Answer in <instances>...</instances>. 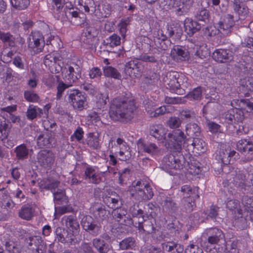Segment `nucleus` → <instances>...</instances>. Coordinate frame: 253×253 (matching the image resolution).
<instances>
[{
  "mask_svg": "<svg viewBox=\"0 0 253 253\" xmlns=\"http://www.w3.org/2000/svg\"><path fill=\"white\" fill-rule=\"evenodd\" d=\"M136 107L134 100L125 96L114 98L111 104L109 115L115 121L125 122L133 117Z\"/></svg>",
  "mask_w": 253,
  "mask_h": 253,
  "instance_id": "nucleus-1",
  "label": "nucleus"
},
{
  "mask_svg": "<svg viewBox=\"0 0 253 253\" xmlns=\"http://www.w3.org/2000/svg\"><path fill=\"white\" fill-rule=\"evenodd\" d=\"M171 153L165 156L161 163V167L164 170L169 172L172 169H181L187 165L186 159L182 152H176L170 149Z\"/></svg>",
  "mask_w": 253,
  "mask_h": 253,
  "instance_id": "nucleus-2",
  "label": "nucleus"
},
{
  "mask_svg": "<svg viewBox=\"0 0 253 253\" xmlns=\"http://www.w3.org/2000/svg\"><path fill=\"white\" fill-rule=\"evenodd\" d=\"M234 24L233 16L228 14L217 24V30L215 27L210 26L206 28V30L208 31V36L210 37L216 35L217 31L223 35H228L231 33Z\"/></svg>",
  "mask_w": 253,
  "mask_h": 253,
  "instance_id": "nucleus-3",
  "label": "nucleus"
},
{
  "mask_svg": "<svg viewBox=\"0 0 253 253\" xmlns=\"http://www.w3.org/2000/svg\"><path fill=\"white\" fill-rule=\"evenodd\" d=\"M82 68L75 63L67 64L62 71V77L66 83L73 84L81 78Z\"/></svg>",
  "mask_w": 253,
  "mask_h": 253,
  "instance_id": "nucleus-4",
  "label": "nucleus"
},
{
  "mask_svg": "<svg viewBox=\"0 0 253 253\" xmlns=\"http://www.w3.org/2000/svg\"><path fill=\"white\" fill-rule=\"evenodd\" d=\"M167 138L169 141V145L170 149L176 152H181L182 145L185 143L186 139L184 132L180 129H176L172 133H169Z\"/></svg>",
  "mask_w": 253,
  "mask_h": 253,
  "instance_id": "nucleus-5",
  "label": "nucleus"
},
{
  "mask_svg": "<svg viewBox=\"0 0 253 253\" xmlns=\"http://www.w3.org/2000/svg\"><path fill=\"white\" fill-rule=\"evenodd\" d=\"M169 82L167 84V88L177 94L182 95L185 93L183 84H181L182 77H180L178 73L170 72L167 75Z\"/></svg>",
  "mask_w": 253,
  "mask_h": 253,
  "instance_id": "nucleus-6",
  "label": "nucleus"
},
{
  "mask_svg": "<svg viewBox=\"0 0 253 253\" xmlns=\"http://www.w3.org/2000/svg\"><path fill=\"white\" fill-rule=\"evenodd\" d=\"M68 99L69 102L75 109L82 110L86 102L85 94L77 89L68 90Z\"/></svg>",
  "mask_w": 253,
  "mask_h": 253,
  "instance_id": "nucleus-7",
  "label": "nucleus"
},
{
  "mask_svg": "<svg viewBox=\"0 0 253 253\" xmlns=\"http://www.w3.org/2000/svg\"><path fill=\"white\" fill-rule=\"evenodd\" d=\"M238 50V47H235L234 48L230 47V49H217L212 53V57L217 62L229 63L233 60V53L237 51Z\"/></svg>",
  "mask_w": 253,
  "mask_h": 253,
  "instance_id": "nucleus-8",
  "label": "nucleus"
},
{
  "mask_svg": "<svg viewBox=\"0 0 253 253\" xmlns=\"http://www.w3.org/2000/svg\"><path fill=\"white\" fill-rule=\"evenodd\" d=\"M45 42L42 34L39 31L32 32L28 38V47L35 53L42 51Z\"/></svg>",
  "mask_w": 253,
  "mask_h": 253,
  "instance_id": "nucleus-9",
  "label": "nucleus"
},
{
  "mask_svg": "<svg viewBox=\"0 0 253 253\" xmlns=\"http://www.w3.org/2000/svg\"><path fill=\"white\" fill-rule=\"evenodd\" d=\"M54 233L55 235V240L59 242L66 244L69 246L75 245L77 243V240L74 233L69 232L68 230L64 228L57 227Z\"/></svg>",
  "mask_w": 253,
  "mask_h": 253,
  "instance_id": "nucleus-10",
  "label": "nucleus"
},
{
  "mask_svg": "<svg viewBox=\"0 0 253 253\" xmlns=\"http://www.w3.org/2000/svg\"><path fill=\"white\" fill-rule=\"evenodd\" d=\"M107 171H99L97 167L87 166L84 170V178L90 183L98 184L102 181L103 177Z\"/></svg>",
  "mask_w": 253,
  "mask_h": 253,
  "instance_id": "nucleus-11",
  "label": "nucleus"
},
{
  "mask_svg": "<svg viewBox=\"0 0 253 253\" xmlns=\"http://www.w3.org/2000/svg\"><path fill=\"white\" fill-rule=\"evenodd\" d=\"M81 224L83 229L93 236H97L100 233L101 225L90 216L84 217Z\"/></svg>",
  "mask_w": 253,
  "mask_h": 253,
  "instance_id": "nucleus-12",
  "label": "nucleus"
},
{
  "mask_svg": "<svg viewBox=\"0 0 253 253\" xmlns=\"http://www.w3.org/2000/svg\"><path fill=\"white\" fill-rule=\"evenodd\" d=\"M193 3L194 0H170L169 5L175 9L177 15L181 16L188 12Z\"/></svg>",
  "mask_w": 253,
  "mask_h": 253,
  "instance_id": "nucleus-13",
  "label": "nucleus"
},
{
  "mask_svg": "<svg viewBox=\"0 0 253 253\" xmlns=\"http://www.w3.org/2000/svg\"><path fill=\"white\" fill-rule=\"evenodd\" d=\"M37 160L41 166L45 168H50L54 164L55 156L51 151L44 149L38 153Z\"/></svg>",
  "mask_w": 253,
  "mask_h": 253,
  "instance_id": "nucleus-14",
  "label": "nucleus"
},
{
  "mask_svg": "<svg viewBox=\"0 0 253 253\" xmlns=\"http://www.w3.org/2000/svg\"><path fill=\"white\" fill-rule=\"evenodd\" d=\"M204 236H206L208 243L211 245H216L220 241L224 240V233L217 228H207L204 233Z\"/></svg>",
  "mask_w": 253,
  "mask_h": 253,
  "instance_id": "nucleus-15",
  "label": "nucleus"
},
{
  "mask_svg": "<svg viewBox=\"0 0 253 253\" xmlns=\"http://www.w3.org/2000/svg\"><path fill=\"white\" fill-rule=\"evenodd\" d=\"M142 220L138 221V225L136 226L139 232L148 234L155 232L156 220L155 218H145L144 215L141 218Z\"/></svg>",
  "mask_w": 253,
  "mask_h": 253,
  "instance_id": "nucleus-16",
  "label": "nucleus"
},
{
  "mask_svg": "<svg viewBox=\"0 0 253 253\" xmlns=\"http://www.w3.org/2000/svg\"><path fill=\"white\" fill-rule=\"evenodd\" d=\"M137 145L141 150L153 157L161 155L162 151L156 144L148 141H142L139 140Z\"/></svg>",
  "mask_w": 253,
  "mask_h": 253,
  "instance_id": "nucleus-17",
  "label": "nucleus"
},
{
  "mask_svg": "<svg viewBox=\"0 0 253 253\" xmlns=\"http://www.w3.org/2000/svg\"><path fill=\"white\" fill-rule=\"evenodd\" d=\"M103 202L110 209H118L121 206L120 196L113 191H106L102 196Z\"/></svg>",
  "mask_w": 253,
  "mask_h": 253,
  "instance_id": "nucleus-18",
  "label": "nucleus"
},
{
  "mask_svg": "<svg viewBox=\"0 0 253 253\" xmlns=\"http://www.w3.org/2000/svg\"><path fill=\"white\" fill-rule=\"evenodd\" d=\"M238 154L234 150H232L229 146H222L219 152V157L222 163L228 165L232 161L233 163Z\"/></svg>",
  "mask_w": 253,
  "mask_h": 253,
  "instance_id": "nucleus-19",
  "label": "nucleus"
},
{
  "mask_svg": "<svg viewBox=\"0 0 253 253\" xmlns=\"http://www.w3.org/2000/svg\"><path fill=\"white\" fill-rule=\"evenodd\" d=\"M79 4L84 7L85 12L94 14L99 17L100 15V5L98 2H95L93 0H81L79 1Z\"/></svg>",
  "mask_w": 253,
  "mask_h": 253,
  "instance_id": "nucleus-20",
  "label": "nucleus"
},
{
  "mask_svg": "<svg viewBox=\"0 0 253 253\" xmlns=\"http://www.w3.org/2000/svg\"><path fill=\"white\" fill-rule=\"evenodd\" d=\"M54 141L53 133L50 131L42 132L37 137V144L39 148H49L52 146Z\"/></svg>",
  "mask_w": 253,
  "mask_h": 253,
  "instance_id": "nucleus-21",
  "label": "nucleus"
},
{
  "mask_svg": "<svg viewBox=\"0 0 253 253\" xmlns=\"http://www.w3.org/2000/svg\"><path fill=\"white\" fill-rule=\"evenodd\" d=\"M125 69L129 76L136 77L141 75L144 67L142 63L137 60H131L126 63Z\"/></svg>",
  "mask_w": 253,
  "mask_h": 253,
  "instance_id": "nucleus-22",
  "label": "nucleus"
},
{
  "mask_svg": "<svg viewBox=\"0 0 253 253\" xmlns=\"http://www.w3.org/2000/svg\"><path fill=\"white\" fill-rule=\"evenodd\" d=\"M112 214L114 218L121 224L130 226L133 224L132 219L127 215V211L124 209H115Z\"/></svg>",
  "mask_w": 253,
  "mask_h": 253,
  "instance_id": "nucleus-23",
  "label": "nucleus"
},
{
  "mask_svg": "<svg viewBox=\"0 0 253 253\" xmlns=\"http://www.w3.org/2000/svg\"><path fill=\"white\" fill-rule=\"evenodd\" d=\"M171 54L173 59L177 61H188L190 58V52L185 46H174L171 50Z\"/></svg>",
  "mask_w": 253,
  "mask_h": 253,
  "instance_id": "nucleus-24",
  "label": "nucleus"
},
{
  "mask_svg": "<svg viewBox=\"0 0 253 253\" xmlns=\"http://www.w3.org/2000/svg\"><path fill=\"white\" fill-rule=\"evenodd\" d=\"M25 241L29 246L35 245L36 247V251L37 253H44L45 252L46 246L41 236H30L26 238Z\"/></svg>",
  "mask_w": 253,
  "mask_h": 253,
  "instance_id": "nucleus-25",
  "label": "nucleus"
},
{
  "mask_svg": "<svg viewBox=\"0 0 253 253\" xmlns=\"http://www.w3.org/2000/svg\"><path fill=\"white\" fill-rule=\"evenodd\" d=\"M67 18L70 19L71 22L75 25H81L85 20V16L83 13H80L78 10L74 8L67 10L65 12Z\"/></svg>",
  "mask_w": 253,
  "mask_h": 253,
  "instance_id": "nucleus-26",
  "label": "nucleus"
},
{
  "mask_svg": "<svg viewBox=\"0 0 253 253\" xmlns=\"http://www.w3.org/2000/svg\"><path fill=\"white\" fill-rule=\"evenodd\" d=\"M184 30L186 34L190 37L192 36L195 33L200 30L201 24L196 21L189 18H187L184 21Z\"/></svg>",
  "mask_w": 253,
  "mask_h": 253,
  "instance_id": "nucleus-27",
  "label": "nucleus"
},
{
  "mask_svg": "<svg viewBox=\"0 0 253 253\" xmlns=\"http://www.w3.org/2000/svg\"><path fill=\"white\" fill-rule=\"evenodd\" d=\"M149 133L151 136L159 140H165L168 141L166 130L161 125L150 126Z\"/></svg>",
  "mask_w": 253,
  "mask_h": 253,
  "instance_id": "nucleus-28",
  "label": "nucleus"
},
{
  "mask_svg": "<svg viewBox=\"0 0 253 253\" xmlns=\"http://www.w3.org/2000/svg\"><path fill=\"white\" fill-rule=\"evenodd\" d=\"M241 111L237 108L229 110L225 115V122L228 124H233L242 121Z\"/></svg>",
  "mask_w": 253,
  "mask_h": 253,
  "instance_id": "nucleus-29",
  "label": "nucleus"
},
{
  "mask_svg": "<svg viewBox=\"0 0 253 253\" xmlns=\"http://www.w3.org/2000/svg\"><path fill=\"white\" fill-rule=\"evenodd\" d=\"M35 210L29 204L24 205L18 211L19 217L25 220H30L34 216Z\"/></svg>",
  "mask_w": 253,
  "mask_h": 253,
  "instance_id": "nucleus-30",
  "label": "nucleus"
},
{
  "mask_svg": "<svg viewBox=\"0 0 253 253\" xmlns=\"http://www.w3.org/2000/svg\"><path fill=\"white\" fill-rule=\"evenodd\" d=\"M2 244L5 246L6 250L9 253H20L21 248L20 246L9 239V236L6 234L1 239Z\"/></svg>",
  "mask_w": 253,
  "mask_h": 253,
  "instance_id": "nucleus-31",
  "label": "nucleus"
},
{
  "mask_svg": "<svg viewBox=\"0 0 253 253\" xmlns=\"http://www.w3.org/2000/svg\"><path fill=\"white\" fill-rule=\"evenodd\" d=\"M233 8L235 12L237 14L240 18H245L249 13L248 7L240 0H234Z\"/></svg>",
  "mask_w": 253,
  "mask_h": 253,
  "instance_id": "nucleus-32",
  "label": "nucleus"
},
{
  "mask_svg": "<svg viewBox=\"0 0 253 253\" xmlns=\"http://www.w3.org/2000/svg\"><path fill=\"white\" fill-rule=\"evenodd\" d=\"M0 40L4 45L9 48L16 46L15 37L9 32L0 31Z\"/></svg>",
  "mask_w": 253,
  "mask_h": 253,
  "instance_id": "nucleus-33",
  "label": "nucleus"
},
{
  "mask_svg": "<svg viewBox=\"0 0 253 253\" xmlns=\"http://www.w3.org/2000/svg\"><path fill=\"white\" fill-rule=\"evenodd\" d=\"M92 246L99 253H108L111 250V245L101 240V238H94L92 241Z\"/></svg>",
  "mask_w": 253,
  "mask_h": 253,
  "instance_id": "nucleus-34",
  "label": "nucleus"
},
{
  "mask_svg": "<svg viewBox=\"0 0 253 253\" xmlns=\"http://www.w3.org/2000/svg\"><path fill=\"white\" fill-rule=\"evenodd\" d=\"M62 221L65 223V226L70 229L73 233L77 232L80 228L77 217L73 215L63 216Z\"/></svg>",
  "mask_w": 253,
  "mask_h": 253,
  "instance_id": "nucleus-35",
  "label": "nucleus"
},
{
  "mask_svg": "<svg viewBox=\"0 0 253 253\" xmlns=\"http://www.w3.org/2000/svg\"><path fill=\"white\" fill-rule=\"evenodd\" d=\"M237 148L238 150L241 153L253 154V143L247 139L239 140L237 144Z\"/></svg>",
  "mask_w": 253,
  "mask_h": 253,
  "instance_id": "nucleus-36",
  "label": "nucleus"
},
{
  "mask_svg": "<svg viewBox=\"0 0 253 253\" xmlns=\"http://www.w3.org/2000/svg\"><path fill=\"white\" fill-rule=\"evenodd\" d=\"M60 184L58 180L47 179L43 180L40 182V187L41 189L45 190H50L52 193L55 192V190L57 188Z\"/></svg>",
  "mask_w": 253,
  "mask_h": 253,
  "instance_id": "nucleus-37",
  "label": "nucleus"
},
{
  "mask_svg": "<svg viewBox=\"0 0 253 253\" xmlns=\"http://www.w3.org/2000/svg\"><path fill=\"white\" fill-rule=\"evenodd\" d=\"M162 248L164 251L169 253H181L183 251V248L180 244L173 242L163 244Z\"/></svg>",
  "mask_w": 253,
  "mask_h": 253,
  "instance_id": "nucleus-38",
  "label": "nucleus"
},
{
  "mask_svg": "<svg viewBox=\"0 0 253 253\" xmlns=\"http://www.w3.org/2000/svg\"><path fill=\"white\" fill-rule=\"evenodd\" d=\"M163 197L164 200L161 202V205L163 207V209L174 212L177 211L178 207L172 198L165 196H163Z\"/></svg>",
  "mask_w": 253,
  "mask_h": 253,
  "instance_id": "nucleus-39",
  "label": "nucleus"
},
{
  "mask_svg": "<svg viewBox=\"0 0 253 253\" xmlns=\"http://www.w3.org/2000/svg\"><path fill=\"white\" fill-rule=\"evenodd\" d=\"M14 153L18 161H23L28 158L29 150L25 144H22L15 148Z\"/></svg>",
  "mask_w": 253,
  "mask_h": 253,
  "instance_id": "nucleus-40",
  "label": "nucleus"
},
{
  "mask_svg": "<svg viewBox=\"0 0 253 253\" xmlns=\"http://www.w3.org/2000/svg\"><path fill=\"white\" fill-rule=\"evenodd\" d=\"M90 210L94 216L96 218L104 219L107 217V211L102 205L95 204L91 207Z\"/></svg>",
  "mask_w": 253,
  "mask_h": 253,
  "instance_id": "nucleus-41",
  "label": "nucleus"
},
{
  "mask_svg": "<svg viewBox=\"0 0 253 253\" xmlns=\"http://www.w3.org/2000/svg\"><path fill=\"white\" fill-rule=\"evenodd\" d=\"M178 116L182 122H189L195 120L196 114L193 110L185 109L179 111Z\"/></svg>",
  "mask_w": 253,
  "mask_h": 253,
  "instance_id": "nucleus-42",
  "label": "nucleus"
},
{
  "mask_svg": "<svg viewBox=\"0 0 253 253\" xmlns=\"http://www.w3.org/2000/svg\"><path fill=\"white\" fill-rule=\"evenodd\" d=\"M237 214L234 217L233 224L237 229L244 230L247 227V219L243 216L241 211L237 213Z\"/></svg>",
  "mask_w": 253,
  "mask_h": 253,
  "instance_id": "nucleus-43",
  "label": "nucleus"
},
{
  "mask_svg": "<svg viewBox=\"0 0 253 253\" xmlns=\"http://www.w3.org/2000/svg\"><path fill=\"white\" fill-rule=\"evenodd\" d=\"M43 113L42 110L37 106L30 105L27 110L26 116L28 120H33Z\"/></svg>",
  "mask_w": 253,
  "mask_h": 253,
  "instance_id": "nucleus-44",
  "label": "nucleus"
},
{
  "mask_svg": "<svg viewBox=\"0 0 253 253\" xmlns=\"http://www.w3.org/2000/svg\"><path fill=\"white\" fill-rule=\"evenodd\" d=\"M64 5H65V11L71 8H74L71 2L66 1V0H52V6L54 10L59 12Z\"/></svg>",
  "mask_w": 253,
  "mask_h": 253,
  "instance_id": "nucleus-45",
  "label": "nucleus"
},
{
  "mask_svg": "<svg viewBox=\"0 0 253 253\" xmlns=\"http://www.w3.org/2000/svg\"><path fill=\"white\" fill-rule=\"evenodd\" d=\"M135 245V240L132 237L126 238L119 243L120 249L121 250H132Z\"/></svg>",
  "mask_w": 253,
  "mask_h": 253,
  "instance_id": "nucleus-46",
  "label": "nucleus"
},
{
  "mask_svg": "<svg viewBox=\"0 0 253 253\" xmlns=\"http://www.w3.org/2000/svg\"><path fill=\"white\" fill-rule=\"evenodd\" d=\"M53 194L54 201L56 204L60 205L68 203V198L64 190L57 189V191L53 193Z\"/></svg>",
  "mask_w": 253,
  "mask_h": 253,
  "instance_id": "nucleus-47",
  "label": "nucleus"
},
{
  "mask_svg": "<svg viewBox=\"0 0 253 253\" xmlns=\"http://www.w3.org/2000/svg\"><path fill=\"white\" fill-rule=\"evenodd\" d=\"M186 134L191 137H197L200 134V128L196 123H189L185 128Z\"/></svg>",
  "mask_w": 253,
  "mask_h": 253,
  "instance_id": "nucleus-48",
  "label": "nucleus"
},
{
  "mask_svg": "<svg viewBox=\"0 0 253 253\" xmlns=\"http://www.w3.org/2000/svg\"><path fill=\"white\" fill-rule=\"evenodd\" d=\"M236 175L233 177V182L234 185L237 187L243 189L245 186L246 176L241 171H235Z\"/></svg>",
  "mask_w": 253,
  "mask_h": 253,
  "instance_id": "nucleus-49",
  "label": "nucleus"
},
{
  "mask_svg": "<svg viewBox=\"0 0 253 253\" xmlns=\"http://www.w3.org/2000/svg\"><path fill=\"white\" fill-rule=\"evenodd\" d=\"M103 73L105 76L111 77L116 79L121 78V74L118 70L112 66H105L103 68Z\"/></svg>",
  "mask_w": 253,
  "mask_h": 253,
  "instance_id": "nucleus-50",
  "label": "nucleus"
},
{
  "mask_svg": "<svg viewBox=\"0 0 253 253\" xmlns=\"http://www.w3.org/2000/svg\"><path fill=\"white\" fill-rule=\"evenodd\" d=\"M10 3L13 7L21 10L28 7L30 4V0H10Z\"/></svg>",
  "mask_w": 253,
  "mask_h": 253,
  "instance_id": "nucleus-51",
  "label": "nucleus"
},
{
  "mask_svg": "<svg viewBox=\"0 0 253 253\" xmlns=\"http://www.w3.org/2000/svg\"><path fill=\"white\" fill-rule=\"evenodd\" d=\"M191 145L194 150L200 151L199 153H203L206 150V144L202 139L194 138Z\"/></svg>",
  "mask_w": 253,
  "mask_h": 253,
  "instance_id": "nucleus-52",
  "label": "nucleus"
},
{
  "mask_svg": "<svg viewBox=\"0 0 253 253\" xmlns=\"http://www.w3.org/2000/svg\"><path fill=\"white\" fill-rule=\"evenodd\" d=\"M226 208L229 210L233 211L235 213L242 211L240 209V202L236 199L228 200L226 203Z\"/></svg>",
  "mask_w": 253,
  "mask_h": 253,
  "instance_id": "nucleus-53",
  "label": "nucleus"
},
{
  "mask_svg": "<svg viewBox=\"0 0 253 253\" xmlns=\"http://www.w3.org/2000/svg\"><path fill=\"white\" fill-rule=\"evenodd\" d=\"M195 17L198 21L207 22L209 19L210 12L205 8H201L197 12Z\"/></svg>",
  "mask_w": 253,
  "mask_h": 253,
  "instance_id": "nucleus-54",
  "label": "nucleus"
},
{
  "mask_svg": "<svg viewBox=\"0 0 253 253\" xmlns=\"http://www.w3.org/2000/svg\"><path fill=\"white\" fill-rule=\"evenodd\" d=\"M24 97L26 101L30 102L36 103L40 100L39 95L32 90L25 91Z\"/></svg>",
  "mask_w": 253,
  "mask_h": 253,
  "instance_id": "nucleus-55",
  "label": "nucleus"
},
{
  "mask_svg": "<svg viewBox=\"0 0 253 253\" xmlns=\"http://www.w3.org/2000/svg\"><path fill=\"white\" fill-rule=\"evenodd\" d=\"M86 143L89 147L93 149H96L99 146L98 138L92 133H89L86 139Z\"/></svg>",
  "mask_w": 253,
  "mask_h": 253,
  "instance_id": "nucleus-56",
  "label": "nucleus"
},
{
  "mask_svg": "<svg viewBox=\"0 0 253 253\" xmlns=\"http://www.w3.org/2000/svg\"><path fill=\"white\" fill-rule=\"evenodd\" d=\"M130 194L131 197L137 201L139 202L147 201L144 188L136 189L135 191L133 190L130 192Z\"/></svg>",
  "mask_w": 253,
  "mask_h": 253,
  "instance_id": "nucleus-57",
  "label": "nucleus"
},
{
  "mask_svg": "<svg viewBox=\"0 0 253 253\" xmlns=\"http://www.w3.org/2000/svg\"><path fill=\"white\" fill-rule=\"evenodd\" d=\"M130 22V18H126L121 20L118 26L119 28L120 33L123 38L126 37V33L127 30V26L129 25Z\"/></svg>",
  "mask_w": 253,
  "mask_h": 253,
  "instance_id": "nucleus-58",
  "label": "nucleus"
},
{
  "mask_svg": "<svg viewBox=\"0 0 253 253\" xmlns=\"http://www.w3.org/2000/svg\"><path fill=\"white\" fill-rule=\"evenodd\" d=\"M158 76L155 73H151L150 75L146 76L143 80L144 84L147 85H155L158 81Z\"/></svg>",
  "mask_w": 253,
  "mask_h": 253,
  "instance_id": "nucleus-59",
  "label": "nucleus"
},
{
  "mask_svg": "<svg viewBox=\"0 0 253 253\" xmlns=\"http://www.w3.org/2000/svg\"><path fill=\"white\" fill-rule=\"evenodd\" d=\"M186 97L190 99L200 100L202 97V91L201 87L194 88L192 91L190 92Z\"/></svg>",
  "mask_w": 253,
  "mask_h": 253,
  "instance_id": "nucleus-60",
  "label": "nucleus"
},
{
  "mask_svg": "<svg viewBox=\"0 0 253 253\" xmlns=\"http://www.w3.org/2000/svg\"><path fill=\"white\" fill-rule=\"evenodd\" d=\"M182 121L179 117H171L167 121V125L172 129H175L179 127L181 125Z\"/></svg>",
  "mask_w": 253,
  "mask_h": 253,
  "instance_id": "nucleus-61",
  "label": "nucleus"
},
{
  "mask_svg": "<svg viewBox=\"0 0 253 253\" xmlns=\"http://www.w3.org/2000/svg\"><path fill=\"white\" fill-rule=\"evenodd\" d=\"M145 209V213L144 212V214L145 216V218H155L156 214L155 212L156 207L153 204H148Z\"/></svg>",
  "mask_w": 253,
  "mask_h": 253,
  "instance_id": "nucleus-62",
  "label": "nucleus"
},
{
  "mask_svg": "<svg viewBox=\"0 0 253 253\" xmlns=\"http://www.w3.org/2000/svg\"><path fill=\"white\" fill-rule=\"evenodd\" d=\"M129 212L133 217L142 218L144 216V211L139 209L138 205H133L131 206L129 209Z\"/></svg>",
  "mask_w": 253,
  "mask_h": 253,
  "instance_id": "nucleus-63",
  "label": "nucleus"
},
{
  "mask_svg": "<svg viewBox=\"0 0 253 253\" xmlns=\"http://www.w3.org/2000/svg\"><path fill=\"white\" fill-rule=\"evenodd\" d=\"M78 253H95L89 243L83 242L79 247Z\"/></svg>",
  "mask_w": 253,
  "mask_h": 253,
  "instance_id": "nucleus-64",
  "label": "nucleus"
}]
</instances>
